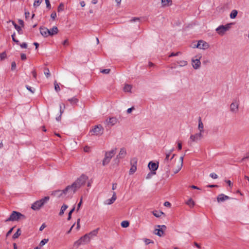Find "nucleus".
<instances>
[{"instance_id":"63","label":"nucleus","mask_w":249,"mask_h":249,"mask_svg":"<svg viewBox=\"0 0 249 249\" xmlns=\"http://www.w3.org/2000/svg\"><path fill=\"white\" fill-rule=\"evenodd\" d=\"M249 159V152L246 154V156L244 157L241 160L242 161H244L246 159Z\"/></svg>"},{"instance_id":"24","label":"nucleus","mask_w":249,"mask_h":249,"mask_svg":"<svg viewBox=\"0 0 249 249\" xmlns=\"http://www.w3.org/2000/svg\"><path fill=\"white\" fill-rule=\"evenodd\" d=\"M162 7L170 6L172 4V0H161Z\"/></svg>"},{"instance_id":"64","label":"nucleus","mask_w":249,"mask_h":249,"mask_svg":"<svg viewBox=\"0 0 249 249\" xmlns=\"http://www.w3.org/2000/svg\"><path fill=\"white\" fill-rule=\"evenodd\" d=\"M46 227V225H45V223L42 224L39 228V231H42Z\"/></svg>"},{"instance_id":"1","label":"nucleus","mask_w":249,"mask_h":249,"mask_svg":"<svg viewBox=\"0 0 249 249\" xmlns=\"http://www.w3.org/2000/svg\"><path fill=\"white\" fill-rule=\"evenodd\" d=\"M50 199V197L48 196H45L44 198L37 200L31 206V208L34 211L39 210Z\"/></svg>"},{"instance_id":"61","label":"nucleus","mask_w":249,"mask_h":249,"mask_svg":"<svg viewBox=\"0 0 249 249\" xmlns=\"http://www.w3.org/2000/svg\"><path fill=\"white\" fill-rule=\"evenodd\" d=\"M13 229H14V228L13 227V228H11V229H10L8 231V232H7L6 235V237L8 236L10 234H11V233H12V231H13Z\"/></svg>"},{"instance_id":"55","label":"nucleus","mask_w":249,"mask_h":249,"mask_svg":"<svg viewBox=\"0 0 249 249\" xmlns=\"http://www.w3.org/2000/svg\"><path fill=\"white\" fill-rule=\"evenodd\" d=\"M210 176L213 178H214V179H216L218 178V176L214 173H211L210 175Z\"/></svg>"},{"instance_id":"59","label":"nucleus","mask_w":249,"mask_h":249,"mask_svg":"<svg viewBox=\"0 0 249 249\" xmlns=\"http://www.w3.org/2000/svg\"><path fill=\"white\" fill-rule=\"evenodd\" d=\"M182 166L181 165H180L178 166V168L177 169H176V170H174V174H177V173H178V172L181 170V168H182Z\"/></svg>"},{"instance_id":"35","label":"nucleus","mask_w":249,"mask_h":249,"mask_svg":"<svg viewBox=\"0 0 249 249\" xmlns=\"http://www.w3.org/2000/svg\"><path fill=\"white\" fill-rule=\"evenodd\" d=\"M186 204L189 205L190 207H194L195 205L194 201L192 198H190L187 202Z\"/></svg>"},{"instance_id":"26","label":"nucleus","mask_w":249,"mask_h":249,"mask_svg":"<svg viewBox=\"0 0 249 249\" xmlns=\"http://www.w3.org/2000/svg\"><path fill=\"white\" fill-rule=\"evenodd\" d=\"M238 11L236 10H233L230 15V17L231 19H234L236 17Z\"/></svg>"},{"instance_id":"9","label":"nucleus","mask_w":249,"mask_h":249,"mask_svg":"<svg viewBox=\"0 0 249 249\" xmlns=\"http://www.w3.org/2000/svg\"><path fill=\"white\" fill-rule=\"evenodd\" d=\"M202 137V133L199 132L194 135H191L190 137L189 140L188 141L189 145L191 146L193 142H196L197 141L200 140Z\"/></svg>"},{"instance_id":"16","label":"nucleus","mask_w":249,"mask_h":249,"mask_svg":"<svg viewBox=\"0 0 249 249\" xmlns=\"http://www.w3.org/2000/svg\"><path fill=\"white\" fill-rule=\"evenodd\" d=\"M116 194L115 192H113L112 196L111 198L106 200L105 204L107 205H110L112 204L116 199Z\"/></svg>"},{"instance_id":"31","label":"nucleus","mask_w":249,"mask_h":249,"mask_svg":"<svg viewBox=\"0 0 249 249\" xmlns=\"http://www.w3.org/2000/svg\"><path fill=\"white\" fill-rule=\"evenodd\" d=\"M121 225L123 228H127L129 225V222L126 220L123 221L121 222Z\"/></svg>"},{"instance_id":"40","label":"nucleus","mask_w":249,"mask_h":249,"mask_svg":"<svg viewBox=\"0 0 249 249\" xmlns=\"http://www.w3.org/2000/svg\"><path fill=\"white\" fill-rule=\"evenodd\" d=\"M64 9V4L62 3H61L57 8V11L60 12L61 11H63Z\"/></svg>"},{"instance_id":"41","label":"nucleus","mask_w":249,"mask_h":249,"mask_svg":"<svg viewBox=\"0 0 249 249\" xmlns=\"http://www.w3.org/2000/svg\"><path fill=\"white\" fill-rule=\"evenodd\" d=\"M49 241L48 239H43L41 241V242L39 243L40 247H42L44 245H45Z\"/></svg>"},{"instance_id":"43","label":"nucleus","mask_w":249,"mask_h":249,"mask_svg":"<svg viewBox=\"0 0 249 249\" xmlns=\"http://www.w3.org/2000/svg\"><path fill=\"white\" fill-rule=\"evenodd\" d=\"M44 74L46 75V76L48 78L50 76V71L48 68H46L44 70Z\"/></svg>"},{"instance_id":"52","label":"nucleus","mask_w":249,"mask_h":249,"mask_svg":"<svg viewBox=\"0 0 249 249\" xmlns=\"http://www.w3.org/2000/svg\"><path fill=\"white\" fill-rule=\"evenodd\" d=\"M110 71V69H107L102 70V71H101V72L105 73V74H107V73H109Z\"/></svg>"},{"instance_id":"25","label":"nucleus","mask_w":249,"mask_h":249,"mask_svg":"<svg viewBox=\"0 0 249 249\" xmlns=\"http://www.w3.org/2000/svg\"><path fill=\"white\" fill-rule=\"evenodd\" d=\"M99 230V228H97V229L91 231V232H90L88 234L89 235V237H90V238L93 236H96L98 233Z\"/></svg>"},{"instance_id":"56","label":"nucleus","mask_w":249,"mask_h":249,"mask_svg":"<svg viewBox=\"0 0 249 249\" xmlns=\"http://www.w3.org/2000/svg\"><path fill=\"white\" fill-rule=\"evenodd\" d=\"M82 204V198H81L80 202L78 203V204L77 205V209H76L77 211H79V209L81 207V206Z\"/></svg>"},{"instance_id":"5","label":"nucleus","mask_w":249,"mask_h":249,"mask_svg":"<svg viewBox=\"0 0 249 249\" xmlns=\"http://www.w3.org/2000/svg\"><path fill=\"white\" fill-rule=\"evenodd\" d=\"M170 154L169 153H166V157L163 160V162L161 165L162 168H163L164 171L168 173L170 170Z\"/></svg>"},{"instance_id":"15","label":"nucleus","mask_w":249,"mask_h":249,"mask_svg":"<svg viewBox=\"0 0 249 249\" xmlns=\"http://www.w3.org/2000/svg\"><path fill=\"white\" fill-rule=\"evenodd\" d=\"M40 33L44 37L49 36V29L46 27H40Z\"/></svg>"},{"instance_id":"4","label":"nucleus","mask_w":249,"mask_h":249,"mask_svg":"<svg viewBox=\"0 0 249 249\" xmlns=\"http://www.w3.org/2000/svg\"><path fill=\"white\" fill-rule=\"evenodd\" d=\"M116 150V148H114L109 151L106 152L105 158L102 161V164L103 166H105L109 163L111 158L115 154Z\"/></svg>"},{"instance_id":"51","label":"nucleus","mask_w":249,"mask_h":249,"mask_svg":"<svg viewBox=\"0 0 249 249\" xmlns=\"http://www.w3.org/2000/svg\"><path fill=\"white\" fill-rule=\"evenodd\" d=\"M6 57V54L5 52L0 53V58L1 60L4 59Z\"/></svg>"},{"instance_id":"28","label":"nucleus","mask_w":249,"mask_h":249,"mask_svg":"<svg viewBox=\"0 0 249 249\" xmlns=\"http://www.w3.org/2000/svg\"><path fill=\"white\" fill-rule=\"evenodd\" d=\"M152 213L156 217H160L162 214H164L163 212L159 211H154L152 212Z\"/></svg>"},{"instance_id":"23","label":"nucleus","mask_w":249,"mask_h":249,"mask_svg":"<svg viewBox=\"0 0 249 249\" xmlns=\"http://www.w3.org/2000/svg\"><path fill=\"white\" fill-rule=\"evenodd\" d=\"M231 110L232 112H237L238 108V104L235 103H232L231 105Z\"/></svg>"},{"instance_id":"27","label":"nucleus","mask_w":249,"mask_h":249,"mask_svg":"<svg viewBox=\"0 0 249 249\" xmlns=\"http://www.w3.org/2000/svg\"><path fill=\"white\" fill-rule=\"evenodd\" d=\"M68 101L70 102L72 105H73L77 104V103L78 102V99L75 96H74L72 98L69 99Z\"/></svg>"},{"instance_id":"6","label":"nucleus","mask_w":249,"mask_h":249,"mask_svg":"<svg viewBox=\"0 0 249 249\" xmlns=\"http://www.w3.org/2000/svg\"><path fill=\"white\" fill-rule=\"evenodd\" d=\"M63 190L65 192V196H67V197H71L77 190L72 184L67 186Z\"/></svg>"},{"instance_id":"8","label":"nucleus","mask_w":249,"mask_h":249,"mask_svg":"<svg viewBox=\"0 0 249 249\" xmlns=\"http://www.w3.org/2000/svg\"><path fill=\"white\" fill-rule=\"evenodd\" d=\"M104 128L101 124H98L94 126V127L90 130L91 135H102L103 133Z\"/></svg>"},{"instance_id":"33","label":"nucleus","mask_w":249,"mask_h":249,"mask_svg":"<svg viewBox=\"0 0 249 249\" xmlns=\"http://www.w3.org/2000/svg\"><path fill=\"white\" fill-rule=\"evenodd\" d=\"M137 159L136 158H133L131 159L130 164L131 166H136L137 163Z\"/></svg>"},{"instance_id":"53","label":"nucleus","mask_w":249,"mask_h":249,"mask_svg":"<svg viewBox=\"0 0 249 249\" xmlns=\"http://www.w3.org/2000/svg\"><path fill=\"white\" fill-rule=\"evenodd\" d=\"M56 17V13L55 12H53L51 15V18L53 19V20H55Z\"/></svg>"},{"instance_id":"10","label":"nucleus","mask_w":249,"mask_h":249,"mask_svg":"<svg viewBox=\"0 0 249 249\" xmlns=\"http://www.w3.org/2000/svg\"><path fill=\"white\" fill-rule=\"evenodd\" d=\"M52 196H55L58 198L60 197H64L66 196H65V192L64 190H57L52 192Z\"/></svg>"},{"instance_id":"60","label":"nucleus","mask_w":249,"mask_h":249,"mask_svg":"<svg viewBox=\"0 0 249 249\" xmlns=\"http://www.w3.org/2000/svg\"><path fill=\"white\" fill-rule=\"evenodd\" d=\"M21 59L22 60H25L26 59V55L24 53H21Z\"/></svg>"},{"instance_id":"44","label":"nucleus","mask_w":249,"mask_h":249,"mask_svg":"<svg viewBox=\"0 0 249 249\" xmlns=\"http://www.w3.org/2000/svg\"><path fill=\"white\" fill-rule=\"evenodd\" d=\"M75 210V207H74L69 213V214H68V220H70L71 218V214H72V213L74 212Z\"/></svg>"},{"instance_id":"2","label":"nucleus","mask_w":249,"mask_h":249,"mask_svg":"<svg viewBox=\"0 0 249 249\" xmlns=\"http://www.w3.org/2000/svg\"><path fill=\"white\" fill-rule=\"evenodd\" d=\"M26 217L19 212L17 211H13L9 218L5 221H18L21 219H25Z\"/></svg>"},{"instance_id":"30","label":"nucleus","mask_w":249,"mask_h":249,"mask_svg":"<svg viewBox=\"0 0 249 249\" xmlns=\"http://www.w3.org/2000/svg\"><path fill=\"white\" fill-rule=\"evenodd\" d=\"M177 63L179 65L180 67H183L187 64V62L185 60L178 61Z\"/></svg>"},{"instance_id":"22","label":"nucleus","mask_w":249,"mask_h":249,"mask_svg":"<svg viewBox=\"0 0 249 249\" xmlns=\"http://www.w3.org/2000/svg\"><path fill=\"white\" fill-rule=\"evenodd\" d=\"M80 239L82 242L83 244H85L88 242L90 240V237H89V235L88 234H85L83 236L81 237Z\"/></svg>"},{"instance_id":"18","label":"nucleus","mask_w":249,"mask_h":249,"mask_svg":"<svg viewBox=\"0 0 249 249\" xmlns=\"http://www.w3.org/2000/svg\"><path fill=\"white\" fill-rule=\"evenodd\" d=\"M126 155V151L124 148H122L119 153V154L117 156L118 158L121 159L124 158Z\"/></svg>"},{"instance_id":"57","label":"nucleus","mask_w":249,"mask_h":249,"mask_svg":"<svg viewBox=\"0 0 249 249\" xmlns=\"http://www.w3.org/2000/svg\"><path fill=\"white\" fill-rule=\"evenodd\" d=\"M158 227H159L160 229L161 230H162V231H164L166 229V226L165 225H161V226H160V225H158L157 226Z\"/></svg>"},{"instance_id":"36","label":"nucleus","mask_w":249,"mask_h":249,"mask_svg":"<svg viewBox=\"0 0 249 249\" xmlns=\"http://www.w3.org/2000/svg\"><path fill=\"white\" fill-rule=\"evenodd\" d=\"M132 89V86L130 85H125L124 87V89L125 92L130 91Z\"/></svg>"},{"instance_id":"34","label":"nucleus","mask_w":249,"mask_h":249,"mask_svg":"<svg viewBox=\"0 0 249 249\" xmlns=\"http://www.w3.org/2000/svg\"><path fill=\"white\" fill-rule=\"evenodd\" d=\"M157 231V232H155V234L158 235L160 237H161L163 234V231H162L160 229H156L155 231Z\"/></svg>"},{"instance_id":"62","label":"nucleus","mask_w":249,"mask_h":249,"mask_svg":"<svg viewBox=\"0 0 249 249\" xmlns=\"http://www.w3.org/2000/svg\"><path fill=\"white\" fill-rule=\"evenodd\" d=\"M151 243H153V241H151L150 239H145V243L146 245H148Z\"/></svg>"},{"instance_id":"12","label":"nucleus","mask_w":249,"mask_h":249,"mask_svg":"<svg viewBox=\"0 0 249 249\" xmlns=\"http://www.w3.org/2000/svg\"><path fill=\"white\" fill-rule=\"evenodd\" d=\"M197 46L200 49L205 50L209 48V45L206 41L200 40L197 42Z\"/></svg>"},{"instance_id":"46","label":"nucleus","mask_w":249,"mask_h":249,"mask_svg":"<svg viewBox=\"0 0 249 249\" xmlns=\"http://www.w3.org/2000/svg\"><path fill=\"white\" fill-rule=\"evenodd\" d=\"M12 38L14 42H15L17 44L19 45V41L15 38V33H14V34L12 35Z\"/></svg>"},{"instance_id":"29","label":"nucleus","mask_w":249,"mask_h":249,"mask_svg":"<svg viewBox=\"0 0 249 249\" xmlns=\"http://www.w3.org/2000/svg\"><path fill=\"white\" fill-rule=\"evenodd\" d=\"M68 206L66 204H63L62 207H61L60 211L59 212V215H62L65 211L68 208Z\"/></svg>"},{"instance_id":"49","label":"nucleus","mask_w":249,"mask_h":249,"mask_svg":"<svg viewBox=\"0 0 249 249\" xmlns=\"http://www.w3.org/2000/svg\"><path fill=\"white\" fill-rule=\"evenodd\" d=\"M179 54H181V52H178L176 53H172L169 56V57H173V56H178V55Z\"/></svg>"},{"instance_id":"3","label":"nucleus","mask_w":249,"mask_h":249,"mask_svg":"<svg viewBox=\"0 0 249 249\" xmlns=\"http://www.w3.org/2000/svg\"><path fill=\"white\" fill-rule=\"evenodd\" d=\"M88 177L82 174L79 178H78L72 184L77 190L79 189L81 186L85 185L86 181L88 180Z\"/></svg>"},{"instance_id":"14","label":"nucleus","mask_w":249,"mask_h":249,"mask_svg":"<svg viewBox=\"0 0 249 249\" xmlns=\"http://www.w3.org/2000/svg\"><path fill=\"white\" fill-rule=\"evenodd\" d=\"M230 197L228 196L225 195L223 194L219 195L217 197V200L218 202H224V201L230 199Z\"/></svg>"},{"instance_id":"58","label":"nucleus","mask_w":249,"mask_h":249,"mask_svg":"<svg viewBox=\"0 0 249 249\" xmlns=\"http://www.w3.org/2000/svg\"><path fill=\"white\" fill-rule=\"evenodd\" d=\"M22 48H26L27 47V44L26 42H23L22 44H19Z\"/></svg>"},{"instance_id":"32","label":"nucleus","mask_w":249,"mask_h":249,"mask_svg":"<svg viewBox=\"0 0 249 249\" xmlns=\"http://www.w3.org/2000/svg\"><path fill=\"white\" fill-rule=\"evenodd\" d=\"M21 234V232H20V229H18L17 231H16V233H15L13 236H12V238L13 239H16V238H18L19 236Z\"/></svg>"},{"instance_id":"54","label":"nucleus","mask_w":249,"mask_h":249,"mask_svg":"<svg viewBox=\"0 0 249 249\" xmlns=\"http://www.w3.org/2000/svg\"><path fill=\"white\" fill-rule=\"evenodd\" d=\"M16 68V63L15 61L12 62L11 64V70L14 71Z\"/></svg>"},{"instance_id":"39","label":"nucleus","mask_w":249,"mask_h":249,"mask_svg":"<svg viewBox=\"0 0 249 249\" xmlns=\"http://www.w3.org/2000/svg\"><path fill=\"white\" fill-rule=\"evenodd\" d=\"M156 172H153L150 171L146 176V179H150L153 176L155 175L156 174Z\"/></svg>"},{"instance_id":"47","label":"nucleus","mask_w":249,"mask_h":249,"mask_svg":"<svg viewBox=\"0 0 249 249\" xmlns=\"http://www.w3.org/2000/svg\"><path fill=\"white\" fill-rule=\"evenodd\" d=\"M54 85V89L56 90V91H57V92L59 91L60 90L59 85L56 83V81H55Z\"/></svg>"},{"instance_id":"21","label":"nucleus","mask_w":249,"mask_h":249,"mask_svg":"<svg viewBox=\"0 0 249 249\" xmlns=\"http://www.w3.org/2000/svg\"><path fill=\"white\" fill-rule=\"evenodd\" d=\"M58 32V28L56 26L53 27L52 29L49 30V36H53L56 34Z\"/></svg>"},{"instance_id":"13","label":"nucleus","mask_w":249,"mask_h":249,"mask_svg":"<svg viewBox=\"0 0 249 249\" xmlns=\"http://www.w3.org/2000/svg\"><path fill=\"white\" fill-rule=\"evenodd\" d=\"M118 122V119L116 117H110L106 120V123L108 125L112 126L115 125Z\"/></svg>"},{"instance_id":"20","label":"nucleus","mask_w":249,"mask_h":249,"mask_svg":"<svg viewBox=\"0 0 249 249\" xmlns=\"http://www.w3.org/2000/svg\"><path fill=\"white\" fill-rule=\"evenodd\" d=\"M9 22H12V24L14 25L15 28L17 30L19 34L21 35L23 34V31L21 27L18 25L14 21L9 20Z\"/></svg>"},{"instance_id":"11","label":"nucleus","mask_w":249,"mask_h":249,"mask_svg":"<svg viewBox=\"0 0 249 249\" xmlns=\"http://www.w3.org/2000/svg\"><path fill=\"white\" fill-rule=\"evenodd\" d=\"M158 167L159 162L156 163L152 161H151L149 162L148 164V167L150 170V171L153 172H156V171L158 169Z\"/></svg>"},{"instance_id":"38","label":"nucleus","mask_w":249,"mask_h":249,"mask_svg":"<svg viewBox=\"0 0 249 249\" xmlns=\"http://www.w3.org/2000/svg\"><path fill=\"white\" fill-rule=\"evenodd\" d=\"M137 170V166H131L130 171H129V174H133Z\"/></svg>"},{"instance_id":"7","label":"nucleus","mask_w":249,"mask_h":249,"mask_svg":"<svg viewBox=\"0 0 249 249\" xmlns=\"http://www.w3.org/2000/svg\"><path fill=\"white\" fill-rule=\"evenodd\" d=\"M231 24V23H229L225 25H220L215 30L219 35L223 36L226 32L230 29Z\"/></svg>"},{"instance_id":"17","label":"nucleus","mask_w":249,"mask_h":249,"mask_svg":"<svg viewBox=\"0 0 249 249\" xmlns=\"http://www.w3.org/2000/svg\"><path fill=\"white\" fill-rule=\"evenodd\" d=\"M192 61L193 67L196 70V69H198L199 68L200 64H201L199 59H196L195 60L192 59Z\"/></svg>"},{"instance_id":"50","label":"nucleus","mask_w":249,"mask_h":249,"mask_svg":"<svg viewBox=\"0 0 249 249\" xmlns=\"http://www.w3.org/2000/svg\"><path fill=\"white\" fill-rule=\"evenodd\" d=\"M45 1L46 4V7L48 9H50L51 8V5L50 4L49 0H45Z\"/></svg>"},{"instance_id":"37","label":"nucleus","mask_w":249,"mask_h":249,"mask_svg":"<svg viewBox=\"0 0 249 249\" xmlns=\"http://www.w3.org/2000/svg\"><path fill=\"white\" fill-rule=\"evenodd\" d=\"M43 0H35L34 2V6L35 7H38L42 2Z\"/></svg>"},{"instance_id":"48","label":"nucleus","mask_w":249,"mask_h":249,"mask_svg":"<svg viewBox=\"0 0 249 249\" xmlns=\"http://www.w3.org/2000/svg\"><path fill=\"white\" fill-rule=\"evenodd\" d=\"M81 244H83L82 243V242L81 241V240L79 239V240L74 242V245L78 247Z\"/></svg>"},{"instance_id":"45","label":"nucleus","mask_w":249,"mask_h":249,"mask_svg":"<svg viewBox=\"0 0 249 249\" xmlns=\"http://www.w3.org/2000/svg\"><path fill=\"white\" fill-rule=\"evenodd\" d=\"M26 89L30 91L32 93H34L35 91V89L29 86V85L25 86Z\"/></svg>"},{"instance_id":"42","label":"nucleus","mask_w":249,"mask_h":249,"mask_svg":"<svg viewBox=\"0 0 249 249\" xmlns=\"http://www.w3.org/2000/svg\"><path fill=\"white\" fill-rule=\"evenodd\" d=\"M63 112V110H62V106H61V105H60V114L59 116L57 117L56 118V120L58 121H60L61 118V115H62V113Z\"/></svg>"},{"instance_id":"19","label":"nucleus","mask_w":249,"mask_h":249,"mask_svg":"<svg viewBox=\"0 0 249 249\" xmlns=\"http://www.w3.org/2000/svg\"><path fill=\"white\" fill-rule=\"evenodd\" d=\"M198 129L199 130V132H201L202 133L204 132V125H203V124L201 121V118L200 117H199V118H198Z\"/></svg>"}]
</instances>
